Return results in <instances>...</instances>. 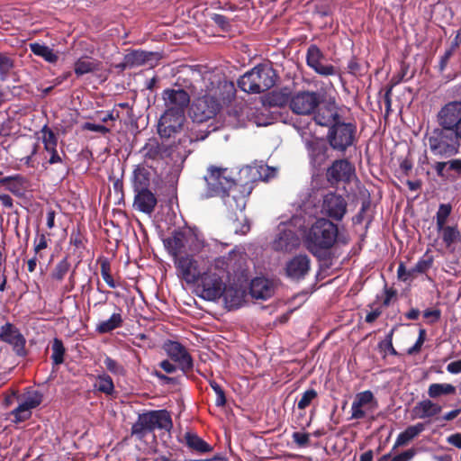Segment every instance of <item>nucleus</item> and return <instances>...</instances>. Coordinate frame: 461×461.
<instances>
[{
	"mask_svg": "<svg viewBox=\"0 0 461 461\" xmlns=\"http://www.w3.org/2000/svg\"><path fill=\"white\" fill-rule=\"evenodd\" d=\"M277 75L267 65H259L243 75L238 84L247 93H263L276 85Z\"/></svg>",
	"mask_w": 461,
	"mask_h": 461,
	"instance_id": "obj_4",
	"label": "nucleus"
},
{
	"mask_svg": "<svg viewBox=\"0 0 461 461\" xmlns=\"http://www.w3.org/2000/svg\"><path fill=\"white\" fill-rule=\"evenodd\" d=\"M355 168L347 159H337L327 170L330 183L349 182Z\"/></svg>",
	"mask_w": 461,
	"mask_h": 461,
	"instance_id": "obj_20",
	"label": "nucleus"
},
{
	"mask_svg": "<svg viewBox=\"0 0 461 461\" xmlns=\"http://www.w3.org/2000/svg\"><path fill=\"white\" fill-rule=\"evenodd\" d=\"M310 268V258L306 255H297L287 261L285 270L289 278L298 281L304 278Z\"/></svg>",
	"mask_w": 461,
	"mask_h": 461,
	"instance_id": "obj_22",
	"label": "nucleus"
},
{
	"mask_svg": "<svg viewBox=\"0 0 461 461\" xmlns=\"http://www.w3.org/2000/svg\"><path fill=\"white\" fill-rule=\"evenodd\" d=\"M249 291L253 298L265 300L274 294L275 288L268 279L257 277L251 281Z\"/></svg>",
	"mask_w": 461,
	"mask_h": 461,
	"instance_id": "obj_28",
	"label": "nucleus"
},
{
	"mask_svg": "<svg viewBox=\"0 0 461 461\" xmlns=\"http://www.w3.org/2000/svg\"><path fill=\"white\" fill-rule=\"evenodd\" d=\"M41 132L45 150H53V149L57 147L58 143V139L55 133L46 125L41 130Z\"/></svg>",
	"mask_w": 461,
	"mask_h": 461,
	"instance_id": "obj_43",
	"label": "nucleus"
},
{
	"mask_svg": "<svg viewBox=\"0 0 461 461\" xmlns=\"http://www.w3.org/2000/svg\"><path fill=\"white\" fill-rule=\"evenodd\" d=\"M122 319L120 313H113L107 321L98 324L96 330L100 333H107L121 326Z\"/></svg>",
	"mask_w": 461,
	"mask_h": 461,
	"instance_id": "obj_40",
	"label": "nucleus"
},
{
	"mask_svg": "<svg viewBox=\"0 0 461 461\" xmlns=\"http://www.w3.org/2000/svg\"><path fill=\"white\" fill-rule=\"evenodd\" d=\"M51 359L55 365H60L64 361L65 348L63 343L59 339H54L51 345Z\"/></svg>",
	"mask_w": 461,
	"mask_h": 461,
	"instance_id": "obj_41",
	"label": "nucleus"
},
{
	"mask_svg": "<svg viewBox=\"0 0 461 461\" xmlns=\"http://www.w3.org/2000/svg\"><path fill=\"white\" fill-rule=\"evenodd\" d=\"M432 265V259H421L413 267L409 269V276H412L413 279L419 275L426 273Z\"/></svg>",
	"mask_w": 461,
	"mask_h": 461,
	"instance_id": "obj_44",
	"label": "nucleus"
},
{
	"mask_svg": "<svg viewBox=\"0 0 461 461\" xmlns=\"http://www.w3.org/2000/svg\"><path fill=\"white\" fill-rule=\"evenodd\" d=\"M83 129L92 131L101 132L103 134H105L110 131L109 128H107L104 125L95 124V123H91V122H86L83 125Z\"/></svg>",
	"mask_w": 461,
	"mask_h": 461,
	"instance_id": "obj_58",
	"label": "nucleus"
},
{
	"mask_svg": "<svg viewBox=\"0 0 461 461\" xmlns=\"http://www.w3.org/2000/svg\"><path fill=\"white\" fill-rule=\"evenodd\" d=\"M423 430L424 425L422 423H418L414 426H409L398 436L394 447L406 445L410 440L417 437Z\"/></svg>",
	"mask_w": 461,
	"mask_h": 461,
	"instance_id": "obj_36",
	"label": "nucleus"
},
{
	"mask_svg": "<svg viewBox=\"0 0 461 461\" xmlns=\"http://www.w3.org/2000/svg\"><path fill=\"white\" fill-rule=\"evenodd\" d=\"M307 148L311 161L314 167L322 166L329 158V148L321 140H312L307 142Z\"/></svg>",
	"mask_w": 461,
	"mask_h": 461,
	"instance_id": "obj_27",
	"label": "nucleus"
},
{
	"mask_svg": "<svg viewBox=\"0 0 461 461\" xmlns=\"http://www.w3.org/2000/svg\"><path fill=\"white\" fill-rule=\"evenodd\" d=\"M160 59L158 52H148L144 50H132L125 55L126 65L130 68L149 65L153 67L155 63Z\"/></svg>",
	"mask_w": 461,
	"mask_h": 461,
	"instance_id": "obj_25",
	"label": "nucleus"
},
{
	"mask_svg": "<svg viewBox=\"0 0 461 461\" xmlns=\"http://www.w3.org/2000/svg\"><path fill=\"white\" fill-rule=\"evenodd\" d=\"M185 122V113L165 111L158 121V132L161 138L168 139L174 134L180 132L184 128Z\"/></svg>",
	"mask_w": 461,
	"mask_h": 461,
	"instance_id": "obj_14",
	"label": "nucleus"
},
{
	"mask_svg": "<svg viewBox=\"0 0 461 461\" xmlns=\"http://www.w3.org/2000/svg\"><path fill=\"white\" fill-rule=\"evenodd\" d=\"M447 164H448L447 171H453L457 176H461V159L460 158H454L447 161Z\"/></svg>",
	"mask_w": 461,
	"mask_h": 461,
	"instance_id": "obj_60",
	"label": "nucleus"
},
{
	"mask_svg": "<svg viewBox=\"0 0 461 461\" xmlns=\"http://www.w3.org/2000/svg\"><path fill=\"white\" fill-rule=\"evenodd\" d=\"M414 450L408 449L393 458V461H410L414 456Z\"/></svg>",
	"mask_w": 461,
	"mask_h": 461,
	"instance_id": "obj_64",
	"label": "nucleus"
},
{
	"mask_svg": "<svg viewBox=\"0 0 461 461\" xmlns=\"http://www.w3.org/2000/svg\"><path fill=\"white\" fill-rule=\"evenodd\" d=\"M69 267L70 264L68 263L67 258H64L56 266L55 269L52 271V278L58 281L62 280L65 275L68 272Z\"/></svg>",
	"mask_w": 461,
	"mask_h": 461,
	"instance_id": "obj_47",
	"label": "nucleus"
},
{
	"mask_svg": "<svg viewBox=\"0 0 461 461\" xmlns=\"http://www.w3.org/2000/svg\"><path fill=\"white\" fill-rule=\"evenodd\" d=\"M221 296H223L226 306L229 309H233L242 304L245 292L240 288L226 286Z\"/></svg>",
	"mask_w": 461,
	"mask_h": 461,
	"instance_id": "obj_31",
	"label": "nucleus"
},
{
	"mask_svg": "<svg viewBox=\"0 0 461 461\" xmlns=\"http://www.w3.org/2000/svg\"><path fill=\"white\" fill-rule=\"evenodd\" d=\"M393 330H392L388 335L385 340L379 343V348L381 349H388L392 355H397V351L393 347L392 337Z\"/></svg>",
	"mask_w": 461,
	"mask_h": 461,
	"instance_id": "obj_56",
	"label": "nucleus"
},
{
	"mask_svg": "<svg viewBox=\"0 0 461 461\" xmlns=\"http://www.w3.org/2000/svg\"><path fill=\"white\" fill-rule=\"evenodd\" d=\"M437 230L447 249L461 240V233L456 227L443 226V228Z\"/></svg>",
	"mask_w": 461,
	"mask_h": 461,
	"instance_id": "obj_34",
	"label": "nucleus"
},
{
	"mask_svg": "<svg viewBox=\"0 0 461 461\" xmlns=\"http://www.w3.org/2000/svg\"><path fill=\"white\" fill-rule=\"evenodd\" d=\"M133 207L144 213L150 215L158 203L157 197L150 190L134 192Z\"/></svg>",
	"mask_w": 461,
	"mask_h": 461,
	"instance_id": "obj_26",
	"label": "nucleus"
},
{
	"mask_svg": "<svg viewBox=\"0 0 461 461\" xmlns=\"http://www.w3.org/2000/svg\"><path fill=\"white\" fill-rule=\"evenodd\" d=\"M397 274L399 279L402 281L407 282L413 280L412 276H409V269H407L402 263L400 264Z\"/></svg>",
	"mask_w": 461,
	"mask_h": 461,
	"instance_id": "obj_63",
	"label": "nucleus"
},
{
	"mask_svg": "<svg viewBox=\"0 0 461 461\" xmlns=\"http://www.w3.org/2000/svg\"><path fill=\"white\" fill-rule=\"evenodd\" d=\"M451 212V206L449 204H440L437 212V229H441L446 226L447 220Z\"/></svg>",
	"mask_w": 461,
	"mask_h": 461,
	"instance_id": "obj_46",
	"label": "nucleus"
},
{
	"mask_svg": "<svg viewBox=\"0 0 461 461\" xmlns=\"http://www.w3.org/2000/svg\"><path fill=\"white\" fill-rule=\"evenodd\" d=\"M300 245L298 236L291 230H280L272 243L276 251L289 252L295 249Z\"/></svg>",
	"mask_w": 461,
	"mask_h": 461,
	"instance_id": "obj_24",
	"label": "nucleus"
},
{
	"mask_svg": "<svg viewBox=\"0 0 461 461\" xmlns=\"http://www.w3.org/2000/svg\"><path fill=\"white\" fill-rule=\"evenodd\" d=\"M373 399V393L370 391H366L358 393L355 400L361 403L362 406H364L365 404L371 402Z\"/></svg>",
	"mask_w": 461,
	"mask_h": 461,
	"instance_id": "obj_59",
	"label": "nucleus"
},
{
	"mask_svg": "<svg viewBox=\"0 0 461 461\" xmlns=\"http://www.w3.org/2000/svg\"><path fill=\"white\" fill-rule=\"evenodd\" d=\"M212 20L222 30L229 31L230 25L229 20L221 14H215L212 16Z\"/></svg>",
	"mask_w": 461,
	"mask_h": 461,
	"instance_id": "obj_53",
	"label": "nucleus"
},
{
	"mask_svg": "<svg viewBox=\"0 0 461 461\" xmlns=\"http://www.w3.org/2000/svg\"><path fill=\"white\" fill-rule=\"evenodd\" d=\"M448 164L447 161H438L434 164L433 168L435 169L438 176L446 177L449 171H447Z\"/></svg>",
	"mask_w": 461,
	"mask_h": 461,
	"instance_id": "obj_55",
	"label": "nucleus"
},
{
	"mask_svg": "<svg viewBox=\"0 0 461 461\" xmlns=\"http://www.w3.org/2000/svg\"><path fill=\"white\" fill-rule=\"evenodd\" d=\"M210 385L217 394L216 399V405L217 406H223L226 403V397L224 391L221 389V387L215 382V381H210Z\"/></svg>",
	"mask_w": 461,
	"mask_h": 461,
	"instance_id": "obj_52",
	"label": "nucleus"
},
{
	"mask_svg": "<svg viewBox=\"0 0 461 461\" xmlns=\"http://www.w3.org/2000/svg\"><path fill=\"white\" fill-rule=\"evenodd\" d=\"M164 245L168 252L175 258L179 257L182 253L199 250L197 238L191 230L174 231L172 236L164 240Z\"/></svg>",
	"mask_w": 461,
	"mask_h": 461,
	"instance_id": "obj_8",
	"label": "nucleus"
},
{
	"mask_svg": "<svg viewBox=\"0 0 461 461\" xmlns=\"http://www.w3.org/2000/svg\"><path fill=\"white\" fill-rule=\"evenodd\" d=\"M175 258L178 275L188 284L196 282L201 276L197 261L189 255Z\"/></svg>",
	"mask_w": 461,
	"mask_h": 461,
	"instance_id": "obj_17",
	"label": "nucleus"
},
{
	"mask_svg": "<svg viewBox=\"0 0 461 461\" xmlns=\"http://www.w3.org/2000/svg\"><path fill=\"white\" fill-rule=\"evenodd\" d=\"M442 408L430 400H424L418 402L412 409L411 413L415 418L425 419L438 414Z\"/></svg>",
	"mask_w": 461,
	"mask_h": 461,
	"instance_id": "obj_29",
	"label": "nucleus"
},
{
	"mask_svg": "<svg viewBox=\"0 0 461 461\" xmlns=\"http://www.w3.org/2000/svg\"><path fill=\"white\" fill-rule=\"evenodd\" d=\"M169 357L179 365L183 372L193 369V359L187 350L178 342L170 341L165 345Z\"/></svg>",
	"mask_w": 461,
	"mask_h": 461,
	"instance_id": "obj_21",
	"label": "nucleus"
},
{
	"mask_svg": "<svg viewBox=\"0 0 461 461\" xmlns=\"http://www.w3.org/2000/svg\"><path fill=\"white\" fill-rule=\"evenodd\" d=\"M101 267V275L104 278V280L106 282V284L111 288L116 287V284L113 278V276L110 274V263L107 259H103L100 263Z\"/></svg>",
	"mask_w": 461,
	"mask_h": 461,
	"instance_id": "obj_48",
	"label": "nucleus"
},
{
	"mask_svg": "<svg viewBox=\"0 0 461 461\" xmlns=\"http://www.w3.org/2000/svg\"><path fill=\"white\" fill-rule=\"evenodd\" d=\"M100 64L101 63L97 60L83 57L74 63V72L77 77L94 73L100 69Z\"/></svg>",
	"mask_w": 461,
	"mask_h": 461,
	"instance_id": "obj_32",
	"label": "nucleus"
},
{
	"mask_svg": "<svg viewBox=\"0 0 461 461\" xmlns=\"http://www.w3.org/2000/svg\"><path fill=\"white\" fill-rule=\"evenodd\" d=\"M317 397V392L314 389L307 390L302 396L301 400L298 402V408L300 410H304L308 407L312 400Z\"/></svg>",
	"mask_w": 461,
	"mask_h": 461,
	"instance_id": "obj_50",
	"label": "nucleus"
},
{
	"mask_svg": "<svg viewBox=\"0 0 461 461\" xmlns=\"http://www.w3.org/2000/svg\"><path fill=\"white\" fill-rule=\"evenodd\" d=\"M438 127L427 136L431 154L448 158L458 154L461 141V101L446 104L437 114Z\"/></svg>",
	"mask_w": 461,
	"mask_h": 461,
	"instance_id": "obj_1",
	"label": "nucleus"
},
{
	"mask_svg": "<svg viewBox=\"0 0 461 461\" xmlns=\"http://www.w3.org/2000/svg\"><path fill=\"white\" fill-rule=\"evenodd\" d=\"M29 47L33 54L43 58L50 63H56L59 59L58 54H56L52 49L46 45L34 42L30 43Z\"/></svg>",
	"mask_w": 461,
	"mask_h": 461,
	"instance_id": "obj_35",
	"label": "nucleus"
},
{
	"mask_svg": "<svg viewBox=\"0 0 461 461\" xmlns=\"http://www.w3.org/2000/svg\"><path fill=\"white\" fill-rule=\"evenodd\" d=\"M313 114L315 122L321 126L331 127L342 120L339 113V108L334 104H319Z\"/></svg>",
	"mask_w": 461,
	"mask_h": 461,
	"instance_id": "obj_23",
	"label": "nucleus"
},
{
	"mask_svg": "<svg viewBox=\"0 0 461 461\" xmlns=\"http://www.w3.org/2000/svg\"><path fill=\"white\" fill-rule=\"evenodd\" d=\"M456 387L450 384H432L428 389L430 398H438L442 395L455 394Z\"/></svg>",
	"mask_w": 461,
	"mask_h": 461,
	"instance_id": "obj_38",
	"label": "nucleus"
},
{
	"mask_svg": "<svg viewBox=\"0 0 461 461\" xmlns=\"http://www.w3.org/2000/svg\"><path fill=\"white\" fill-rule=\"evenodd\" d=\"M143 163L153 170L164 161L166 158H170L174 152V146L159 142L157 139H149L143 148L140 149Z\"/></svg>",
	"mask_w": 461,
	"mask_h": 461,
	"instance_id": "obj_9",
	"label": "nucleus"
},
{
	"mask_svg": "<svg viewBox=\"0 0 461 461\" xmlns=\"http://www.w3.org/2000/svg\"><path fill=\"white\" fill-rule=\"evenodd\" d=\"M291 98H289L287 94L281 92H273L269 96V104L273 106H283L289 104Z\"/></svg>",
	"mask_w": 461,
	"mask_h": 461,
	"instance_id": "obj_49",
	"label": "nucleus"
},
{
	"mask_svg": "<svg viewBox=\"0 0 461 461\" xmlns=\"http://www.w3.org/2000/svg\"><path fill=\"white\" fill-rule=\"evenodd\" d=\"M321 104V95L316 92L301 91L289 101L292 112L298 115H312Z\"/></svg>",
	"mask_w": 461,
	"mask_h": 461,
	"instance_id": "obj_13",
	"label": "nucleus"
},
{
	"mask_svg": "<svg viewBox=\"0 0 461 461\" xmlns=\"http://www.w3.org/2000/svg\"><path fill=\"white\" fill-rule=\"evenodd\" d=\"M185 86L191 90L193 95H218L222 101L230 100L234 95L235 88L232 83L221 81L212 72L202 73L198 69L190 68L184 79Z\"/></svg>",
	"mask_w": 461,
	"mask_h": 461,
	"instance_id": "obj_2",
	"label": "nucleus"
},
{
	"mask_svg": "<svg viewBox=\"0 0 461 461\" xmlns=\"http://www.w3.org/2000/svg\"><path fill=\"white\" fill-rule=\"evenodd\" d=\"M276 169L268 166L261 165L258 167H249L242 171V175H245L246 178H250L253 183L256 180V176L264 181H267L270 177L274 176Z\"/></svg>",
	"mask_w": 461,
	"mask_h": 461,
	"instance_id": "obj_33",
	"label": "nucleus"
},
{
	"mask_svg": "<svg viewBox=\"0 0 461 461\" xmlns=\"http://www.w3.org/2000/svg\"><path fill=\"white\" fill-rule=\"evenodd\" d=\"M12 414L14 416V420L16 422H21L29 419L32 415V411L26 407H24L23 404H20L16 409H14L12 411Z\"/></svg>",
	"mask_w": 461,
	"mask_h": 461,
	"instance_id": "obj_51",
	"label": "nucleus"
},
{
	"mask_svg": "<svg viewBox=\"0 0 461 461\" xmlns=\"http://www.w3.org/2000/svg\"><path fill=\"white\" fill-rule=\"evenodd\" d=\"M185 441L187 446L199 452H209L212 447L195 434L186 433Z\"/></svg>",
	"mask_w": 461,
	"mask_h": 461,
	"instance_id": "obj_39",
	"label": "nucleus"
},
{
	"mask_svg": "<svg viewBox=\"0 0 461 461\" xmlns=\"http://www.w3.org/2000/svg\"><path fill=\"white\" fill-rule=\"evenodd\" d=\"M338 226L332 221L321 218L318 219L310 228L305 237L307 249L315 256L322 250L332 248L338 238Z\"/></svg>",
	"mask_w": 461,
	"mask_h": 461,
	"instance_id": "obj_3",
	"label": "nucleus"
},
{
	"mask_svg": "<svg viewBox=\"0 0 461 461\" xmlns=\"http://www.w3.org/2000/svg\"><path fill=\"white\" fill-rule=\"evenodd\" d=\"M453 52L448 49L445 51L444 55L440 58L438 64V70L440 73H443L448 64L450 58L453 56Z\"/></svg>",
	"mask_w": 461,
	"mask_h": 461,
	"instance_id": "obj_62",
	"label": "nucleus"
},
{
	"mask_svg": "<svg viewBox=\"0 0 461 461\" xmlns=\"http://www.w3.org/2000/svg\"><path fill=\"white\" fill-rule=\"evenodd\" d=\"M0 339L11 344L17 355L24 356L26 354L25 339L14 325L8 322L3 325L0 328Z\"/></svg>",
	"mask_w": 461,
	"mask_h": 461,
	"instance_id": "obj_18",
	"label": "nucleus"
},
{
	"mask_svg": "<svg viewBox=\"0 0 461 461\" xmlns=\"http://www.w3.org/2000/svg\"><path fill=\"white\" fill-rule=\"evenodd\" d=\"M226 167L210 166L207 169V175L204 176V181L207 184L206 197L221 196L224 197L230 178L226 176Z\"/></svg>",
	"mask_w": 461,
	"mask_h": 461,
	"instance_id": "obj_12",
	"label": "nucleus"
},
{
	"mask_svg": "<svg viewBox=\"0 0 461 461\" xmlns=\"http://www.w3.org/2000/svg\"><path fill=\"white\" fill-rule=\"evenodd\" d=\"M95 386L98 391L106 394H111L114 389L113 380L107 375H99L96 379Z\"/></svg>",
	"mask_w": 461,
	"mask_h": 461,
	"instance_id": "obj_42",
	"label": "nucleus"
},
{
	"mask_svg": "<svg viewBox=\"0 0 461 461\" xmlns=\"http://www.w3.org/2000/svg\"><path fill=\"white\" fill-rule=\"evenodd\" d=\"M425 330H420L419 339H417L415 345L408 349V354L411 355L420 350V348L425 340Z\"/></svg>",
	"mask_w": 461,
	"mask_h": 461,
	"instance_id": "obj_57",
	"label": "nucleus"
},
{
	"mask_svg": "<svg viewBox=\"0 0 461 461\" xmlns=\"http://www.w3.org/2000/svg\"><path fill=\"white\" fill-rule=\"evenodd\" d=\"M322 210L329 217L340 221L347 212V203L341 195L329 193L324 196Z\"/></svg>",
	"mask_w": 461,
	"mask_h": 461,
	"instance_id": "obj_19",
	"label": "nucleus"
},
{
	"mask_svg": "<svg viewBox=\"0 0 461 461\" xmlns=\"http://www.w3.org/2000/svg\"><path fill=\"white\" fill-rule=\"evenodd\" d=\"M162 98L165 111L185 113L190 104L189 94L182 88H167L163 91Z\"/></svg>",
	"mask_w": 461,
	"mask_h": 461,
	"instance_id": "obj_15",
	"label": "nucleus"
},
{
	"mask_svg": "<svg viewBox=\"0 0 461 461\" xmlns=\"http://www.w3.org/2000/svg\"><path fill=\"white\" fill-rule=\"evenodd\" d=\"M362 405L357 401H354L352 403V419H362L365 417V411L362 410Z\"/></svg>",
	"mask_w": 461,
	"mask_h": 461,
	"instance_id": "obj_61",
	"label": "nucleus"
},
{
	"mask_svg": "<svg viewBox=\"0 0 461 461\" xmlns=\"http://www.w3.org/2000/svg\"><path fill=\"white\" fill-rule=\"evenodd\" d=\"M254 188L253 181L248 180L244 183L230 181L223 198L226 205L233 212H241L247 204V197Z\"/></svg>",
	"mask_w": 461,
	"mask_h": 461,
	"instance_id": "obj_10",
	"label": "nucleus"
},
{
	"mask_svg": "<svg viewBox=\"0 0 461 461\" xmlns=\"http://www.w3.org/2000/svg\"><path fill=\"white\" fill-rule=\"evenodd\" d=\"M14 68V60L5 53L0 52V76L5 79Z\"/></svg>",
	"mask_w": 461,
	"mask_h": 461,
	"instance_id": "obj_45",
	"label": "nucleus"
},
{
	"mask_svg": "<svg viewBox=\"0 0 461 461\" xmlns=\"http://www.w3.org/2000/svg\"><path fill=\"white\" fill-rule=\"evenodd\" d=\"M218 95H200L191 107V116L194 122H203L213 118L220 111L221 104Z\"/></svg>",
	"mask_w": 461,
	"mask_h": 461,
	"instance_id": "obj_11",
	"label": "nucleus"
},
{
	"mask_svg": "<svg viewBox=\"0 0 461 461\" xmlns=\"http://www.w3.org/2000/svg\"><path fill=\"white\" fill-rule=\"evenodd\" d=\"M223 265L222 260H217L213 267L201 275V284L198 285V289L203 299L214 301L221 297L226 287L223 279L227 276Z\"/></svg>",
	"mask_w": 461,
	"mask_h": 461,
	"instance_id": "obj_6",
	"label": "nucleus"
},
{
	"mask_svg": "<svg viewBox=\"0 0 461 461\" xmlns=\"http://www.w3.org/2000/svg\"><path fill=\"white\" fill-rule=\"evenodd\" d=\"M236 212L235 218H231L230 228L235 233L246 234L250 229L247 216L243 211Z\"/></svg>",
	"mask_w": 461,
	"mask_h": 461,
	"instance_id": "obj_37",
	"label": "nucleus"
},
{
	"mask_svg": "<svg viewBox=\"0 0 461 461\" xmlns=\"http://www.w3.org/2000/svg\"><path fill=\"white\" fill-rule=\"evenodd\" d=\"M150 185V173L144 167V165H139L133 172V189L134 192L149 190Z\"/></svg>",
	"mask_w": 461,
	"mask_h": 461,
	"instance_id": "obj_30",
	"label": "nucleus"
},
{
	"mask_svg": "<svg viewBox=\"0 0 461 461\" xmlns=\"http://www.w3.org/2000/svg\"><path fill=\"white\" fill-rule=\"evenodd\" d=\"M172 428V419L167 410L149 411L139 414L137 421L131 427V436L141 440L155 429L169 432Z\"/></svg>",
	"mask_w": 461,
	"mask_h": 461,
	"instance_id": "obj_5",
	"label": "nucleus"
},
{
	"mask_svg": "<svg viewBox=\"0 0 461 461\" xmlns=\"http://www.w3.org/2000/svg\"><path fill=\"white\" fill-rule=\"evenodd\" d=\"M325 57L316 45H311L307 50L306 62L316 73L321 76L336 74V68L332 65L324 64Z\"/></svg>",
	"mask_w": 461,
	"mask_h": 461,
	"instance_id": "obj_16",
	"label": "nucleus"
},
{
	"mask_svg": "<svg viewBox=\"0 0 461 461\" xmlns=\"http://www.w3.org/2000/svg\"><path fill=\"white\" fill-rule=\"evenodd\" d=\"M356 125L342 120L330 127L327 140L330 146L337 151L345 152L353 145L356 139Z\"/></svg>",
	"mask_w": 461,
	"mask_h": 461,
	"instance_id": "obj_7",
	"label": "nucleus"
},
{
	"mask_svg": "<svg viewBox=\"0 0 461 461\" xmlns=\"http://www.w3.org/2000/svg\"><path fill=\"white\" fill-rule=\"evenodd\" d=\"M293 438L300 447H305L310 442V436L308 433L294 432L293 434Z\"/></svg>",
	"mask_w": 461,
	"mask_h": 461,
	"instance_id": "obj_54",
	"label": "nucleus"
}]
</instances>
